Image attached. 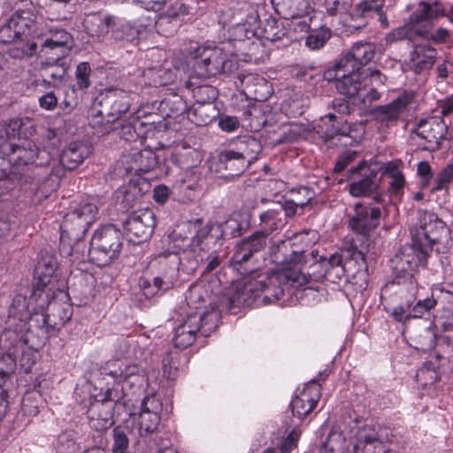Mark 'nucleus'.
<instances>
[{"mask_svg": "<svg viewBox=\"0 0 453 453\" xmlns=\"http://www.w3.org/2000/svg\"><path fill=\"white\" fill-rule=\"evenodd\" d=\"M75 73L79 85H89V75L91 73V68L88 62L80 63L76 67Z\"/></svg>", "mask_w": 453, "mask_h": 453, "instance_id": "nucleus-55", "label": "nucleus"}, {"mask_svg": "<svg viewBox=\"0 0 453 453\" xmlns=\"http://www.w3.org/2000/svg\"><path fill=\"white\" fill-rule=\"evenodd\" d=\"M301 431L296 428L292 430L285 439L280 441L276 447H269L262 453H292L297 447Z\"/></svg>", "mask_w": 453, "mask_h": 453, "instance_id": "nucleus-41", "label": "nucleus"}, {"mask_svg": "<svg viewBox=\"0 0 453 453\" xmlns=\"http://www.w3.org/2000/svg\"><path fill=\"white\" fill-rule=\"evenodd\" d=\"M354 93L357 94L358 97H362V103L366 105L367 104H371L373 101H376L380 98V93L374 89L370 88V91H367L368 87H352Z\"/></svg>", "mask_w": 453, "mask_h": 453, "instance_id": "nucleus-53", "label": "nucleus"}, {"mask_svg": "<svg viewBox=\"0 0 453 453\" xmlns=\"http://www.w3.org/2000/svg\"><path fill=\"white\" fill-rule=\"evenodd\" d=\"M445 124L435 118L421 120L418 126L417 134L429 143L439 144L444 136Z\"/></svg>", "mask_w": 453, "mask_h": 453, "instance_id": "nucleus-29", "label": "nucleus"}, {"mask_svg": "<svg viewBox=\"0 0 453 453\" xmlns=\"http://www.w3.org/2000/svg\"><path fill=\"white\" fill-rule=\"evenodd\" d=\"M35 27L34 13L28 8H19L0 25V43L24 42L30 35H38Z\"/></svg>", "mask_w": 453, "mask_h": 453, "instance_id": "nucleus-9", "label": "nucleus"}, {"mask_svg": "<svg viewBox=\"0 0 453 453\" xmlns=\"http://www.w3.org/2000/svg\"><path fill=\"white\" fill-rule=\"evenodd\" d=\"M265 38L271 42L281 41L286 35L287 32L283 25L276 20H273L271 24L265 28Z\"/></svg>", "mask_w": 453, "mask_h": 453, "instance_id": "nucleus-50", "label": "nucleus"}, {"mask_svg": "<svg viewBox=\"0 0 453 453\" xmlns=\"http://www.w3.org/2000/svg\"><path fill=\"white\" fill-rule=\"evenodd\" d=\"M24 125V120L22 119H11L7 124L6 127V134L10 137H19L22 134L21 127Z\"/></svg>", "mask_w": 453, "mask_h": 453, "instance_id": "nucleus-57", "label": "nucleus"}, {"mask_svg": "<svg viewBox=\"0 0 453 453\" xmlns=\"http://www.w3.org/2000/svg\"><path fill=\"white\" fill-rule=\"evenodd\" d=\"M219 126L223 131L234 132L239 127L240 123L236 117L224 116L220 118Z\"/></svg>", "mask_w": 453, "mask_h": 453, "instance_id": "nucleus-56", "label": "nucleus"}, {"mask_svg": "<svg viewBox=\"0 0 453 453\" xmlns=\"http://www.w3.org/2000/svg\"><path fill=\"white\" fill-rule=\"evenodd\" d=\"M350 443L342 432L331 431L322 445L320 453H350Z\"/></svg>", "mask_w": 453, "mask_h": 453, "instance_id": "nucleus-36", "label": "nucleus"}, {"mask_svg": "<svg viewBox=\"0 0 453 453\" xmlns=\"http://www.w3.org/2000/svg\"><path fill=\"white\" fill-rule=\"evenodd\" d=\"M141 34L139 27H134L130 23L121 24L114 32V37L117 40L132 42L138 38Z\"/></svg>", "mask_w": 453, "mask_h": 453, "instance_id": "nucleus-48", "label": "nucleus"}, {"mask_svg": "<svg viewBox=\"0 0 453 453\" xmlns=\"http://www.w3.org/2000/svg\"><path fill=\"white\" fill-rule=\"evenodd\" d=\"M352 6V0H324L323 7L328 16L348 14Z\"/></svg>", "mask_w": 453, "mask_h": 453, "instance_id": "nucleus-44", "label": "nucleus"}, {"mask_svg": "<svg viewBox=\"0 0 453 453\" xmlns=\"http://www.w3.org/2000/svg\"><path fill=\"white\" fill-rule=\"evenodd\" d=\"M355 453H395L383 442L381 435L371 426H364L357 433Z\"/></svg>", "mask_w": 453, "mask_h": 453, "instance_id": "nucleus-19", "label": "nucleus"}, {"mask_svg": "<svg viewBox=\"0 0 453 453\" xmlns=\"http://www.w3.org/2000/svg\"><path fill=\"white\" fill-rule=\"evenodd\" d=\"M298 192L306 195L307 198L305 200L291 199L285 201L283 203H279L277 209L280 211V213L283 211L287 217H292L296 213L297 208H303L311 200L309 188H301Z\"/></svg>", "mask_w": 453, "mask_h": 453, "instance_id": "nucleus-42", "label": "nucleus"}, {"mask_svg": "<svg viewBox=\"0 0 453 453\" xmlns=\"http://www.w3.org/2000/svg\"><path fill=\"white\" fill-rule=\"evenodd\" d=\"M1 150L4 155L12 156V160L23 165L35 163L41 152L35 142L28 140L24 141L22 145L4 142Z\"/></svg>", "mask_w": 453, "mask_h": 453, "instance_id": "nucleus-22", "label": "nucleus"}, {"mask_svg": "<svg viewBox=\"0 0 453 453\" xmlns=\"http://www.w3.org/2000/svg\"><path fill=\"white\" fill-rule=\"evenodd\" d=\"M280 211L277 208L269 209L260 214L261 230L252 235L242 239L235 248L232 257L234 265L247 262L253 254L262 250L266 244V236L271 234L281 226Z\"/></svg>", "mask_w": 453, "mask_h": 453, "instance_id": "nucleus-4", "label": "nucleus"}, {"mask_svg": "<svg viewBox=\"0 0 453 453\" xmlns=\"http://www.w3.org/2000/svg\"><path fill=\"white\" fill-rule=\"evenodd\" d=\"M186 300L188 305L194 307L195 311L212 306L209 286L203 283L192 285L187 293Z\"/></svg>", "mask_w": 453, "mask_h": 453, "instance_id": "nucleus-31", "label": "nucleus"}, {"mask_svg": "<svg viewBox=\"0 0 453 453\" xmlns=\"http://www.w3.org/2000/svg\"><path fill=\"white\" fill-rule=\"evenodd\" d=\"M15 366V361L11 356L6 355L0 357V419L7 411L8 388Z\"/></svg>", "mask_w": 453, "mask_h": 453, "instance_id": "nucleus-25", "label": "nucleus"}, {"mask_svg": "<svg viewBox=\"0 0 453 453\" xmlns=\"http://www.w3.org/2000/svg\"><path fill=\"white\" fill-rule=\"evenodd\" d=\"M342 85H381L387 82V76L377 69L365 68L340 81Z\"/></svg>", "mask_w": 453, "mask_h": 453, "instance_id": "nucleus-30", "label": "nucleus"}, {"mask_svg": "<svg viewBox=\"0 0 453 453\" xmlns=\"http://www.w3.org/2000/svg\"><path fill=\"white\" fill-rule=\"evenodd\" d=\"M272 280V278L263 275L249 280L231 296L229 299L231 306H250L257 301V298L260 296L262 292L265 293L263 297L264 303H270L279 300L283 291L280 288H276L273 290V294L271 295V289L268 284L271 283Z\"/></svg>", "mask_w": 453, "mask_h": 453, "instance_id": "nucleus-8", "label": "nucleus"}, {"mask_svg": "<svg viewBox=\"0 0 453 453\" xmlns=\"http://www.w3.org/2000/svg\"><path fill=\"white\" fill-rule=\"evenodd\" d=\"M168 0H134V2L146 10L160 11Z\"/></svg>", "mask_w": 453, "mask_h": 453, "instance_id": "nucleus-59", "label": "nucleus"}, {"mask_svg": "<svg viewBox=\"0 0 453 453\" xmlns=\"http://www.w3.org/2000/svg\"><path fill=\"white\" fill-rule=\"evenodd\" d=\"M251 148H258L256 139L247 138L241 140L237 150H226L221 152L220 161L225 164L226 169L232 172L233 175L242 173L249 165L251 157Z\"/></svg>", "mask_w": 453, "mask_h": 453, "instance_id": "nucleus-16", "label": "nucleus"}, {"mask_svg": "<svg viewBox=\"0 0 453 453\" xmlns=\"http://www.w3.org/2000/svg\"><path fill=\"white\" fill-rule=\"evenodd\" d=\"M72 50V46L48 45L42 42L41 54L47 59L48 65H55L59 60L66 57Z\"/></svg>", "mask_w": 453, "mask_h": 453, "instance_id": "nucleus-40", "label": "nucleus"}, {"mask_svg": "<svg viewBox=\"0 0 453 453\" xmlns=\"http://www.w3.org/2000/svg\"><path fill=\"white\" fill-rule=\"evenodd\" d=\"M328 39L329 35L326 33L312 34L306 37L305 44L311 50H318L322 48Z\"/></svg>", "mask_w": 453, "mask_h": 453, "instance_id": "nucleus-54", "label": "nucleus"}, {"mask_svg": "<svg viewBox=\"0 0 453 453\" xmlns=\"http://www.w3.org/2000/svg\"><path fill=\"white\" fill-rule=\"evenodd\" d=\"M188 13V6L180 1H176L171 4V6L163 14L159 16L157 20H156V16L153 19L147 18L145 22L141 19L139 27L147 28L156 25L158 28H160L165 22L168 21L169 19H174Z\"/></svg>", "mask_w": 453, "mask_h": 453, "instance_id": "nucleus-33", "label": "nucleus"}, {"mask_svg": "<svg viewBox=\"0 0 453 453\" xmlns=\"http://www.w3.org/2000/svg\"><path fill=\"white\" fill-rule=\"evenodd\" d=\"M380 213L378 207L357 203L355 212L349 220V226L357 234L366 235L379 226Z\"/></svg>", "mask_w": 453, "mask_h": 453, "instance_id": "nucleus-17", "label": "nucleus"}, {"mask_svg": "<svg viewBox=\"0 0 453 453\" xmlns=\"http://www.w3.org/2000/svg\"><path fill=\"white\" fill-rule=\"evenodd\" d=\"M170 195V190L166 186L159 185L154 188L153 198L160 204L165 203Z\"/></svg>", "mask_w": 453, "mask_h": 453, "instance_id": "nucleus-62", "label": "nucleus"}, {"mask_svg": "<svg viewBox=\"0 0 453 453\" xmlns=\"http://www.w3.org/2000/svg\"><path fill=\"white\" fill-rule=\"evenodd\" d=\"M436 17L426 16L423 20L419 22V28H418V37L420 40L426 41L434 44L446 42L449 37V32L443 27H434L432 19Z\"/></svg>", "mask_w": 453, "mask_h": 453, "instance_id": "nucleus-27", "label": "nucleus"}, {"mask_svg": "<svg viewBox=\"0 0 453 453\" xmlns=\"http://www.w3.org/2000/svg\"><path fill=\"white\" fill-rule=\"evenodd\" d=\"M450 185H453V163L447 165L438 173L432 190L434 192L447 191Z\"/></svg>", "mask_w": 453, "mask_h": 453, "instance_id": "nucleus-46", "label": "nucleus"}, {"mask_svg": "<svg viewBox=\"0 0 453 453\" xmlns=\"http://www.w3.org/2000/svg\"><path fill=\"white\" fill-rule=\"evenodd\" d=\"M203 154L197 149L193 148H181L177 150L173 156V161L181 170L192 173H196V169L200 165L203 161Z\"/></svg>", "mask_w": 453, "mask_h": 453, "instance_id": "nucleus-28", "label": "nucleus"}, {"mask_svg": "<svg viewBox=\"0 0 453 453\" xmlns=\"http://www.w3.org/2000/svg\"><path fill=\"white\" fill-rule=\"evenodd\" d=\"M91 147L83 142H70L60 155V163L68 169H76L89 155Z\"/></svg>", "mask_w": 453, "mask_h": 453, "instance_id": "nucleus-24", "label": "nucleus"}, {"mask_svg": "<svg viewBox=\"0 0 453 453\" xmlns=\"http://www.w3.org/2000/svg\"><path fill=\"white\" fill-rule=\"evenodd\" d=\"M101 102L95 99L88 111L89 124L97 134H104L111 129L110 121L104 122V111L98 109Z\"/></svg>", "mask_w": 453, "mask_h": 453, "instance_id": "nucleus-39", "label": "nucleus"}, {"mask_svg": "<svg viewBox=\"0 0 453 453\" xmlns=\"http://www.w3.org/2000/svg\"><path fill=\"white\" fill-rule=\"evenodd\" d=\"M374 45L368 42H357L351 50L341 58L333 66L326 69L322 79L327 82H340L357 73L366 65L374 57ZM321 76L315 81L319 82Z\"/></svg>", "mask_w": 453, "mask_h": 453, "instance_id": "nucleus-3", "label": "nucleus"}, {"mask_svg": "<svg viewBox=\"0 0 453 453\" xmlns=\"http://www.w3.org/2000/svg\"><path fill=\"white\" fill-rule=\"evenodd\" d=\"M417 172L423 180V185L427 186L433 178V172L430 165L426 161L419 162L418 164Z\"/></svg>", "mask_w": 453, "mask_h": 453, "instance_id": "nucleus-58", "label": "nucleus"}, {"mask_svg": "<svg viewBox=\"0 0 453 453\" xmlns=\"http://www.w3.org/2000/svg\"><path fill=\"white\" fill-rule=\"evenodd\" d=\"M65 73V70L60 66L50 65L42 73L43 82L45 85H55L58 81H61Z\"/></svg>", "mask_w": 453, "mask_h": 453, "instance_id": "nucleus-51", "label": "nucleus"}, {"mask_svg": "<svg viewBox=\"0 0 453 453\" xmlns=\"http://www.w3.org/2000/svg\"><path fill=\"white\" fill-rule=\"evenodd\" d=\"M122 234L112 225L104 226L94 234L90 242L89 256L98 266L109 265L115 259L122 247Z\"/></svg>", "mask_w": 453, "mask_h": 453, "instance_id": "nucleus-6", "label": "nucleus"}, {"mask_svg": "<svg viewBox=\"0 0 453 453\" xmlns=\"http://www.w3.org/2000/svg\"><path fill=\"white\" fill-rule=\"evenodd\" d=\"M437 58L435 48L426 42H418L411 52L410 63L416 73L430 69Z\"/></svg>", "mask_w": 453, "mask_h": 453, "instance_id": "nucleus-26", "label": "nucleus"}, {"mask_svg": "<svg viewBox=\"0 0 453 453\" xmlns=\"http://www.w3.org/2000/svg\"><path fill=\"white\" fill-rule=\"evenodd\" d=\"M183 230H187L188 234L182 236L181 234H174L172 242L173 253L175 260L182 263L183 260L196 265L205 258L209 259L206 269L214 270L219 264L218 256L210 253L211 242H213V236L210 235L211 228L209 225H202L200 220L188 222L183 226Z\"/></svg>", "mask_w": 453, "mask_h": 453, "instance_id": "nucleus-1", "label": "nucleus"}, {"mask_svg": "<svg viewBox=\"0 0 453 453\" xmlns=\"http://www.w3.org/2000/svg\"><path fill=\"white\" fill-rule=\"evenodd\" d=\"M273 94V87H257L253 92V99L258 102L267 100Z\"/></svg>", "mask_w": 453, "mask_h": 453, "instance_id": "nucleus-61", "label": "nucleus"}, {"mask_svg": "<svg viewBox=\"0 0 453 453\" xmlns=\"http://www.w3.org/2000/svg\"><path fill=\"white\" fill-rule=\"evenodd\" d=\"M99 371L103 380L110 377L114 383L122 384V390L129 388L135 392L147 383L146 376L140 367L120 360H110Z\"/></svg>", "mask_w": 453, "mask_h": 453, "instance_id": "nucleus-11", "label": "nucleus"}, {"mask_svg": "<svg viewBox=\"0 0 453 453\" xmlns=\"http://www.w3.org/2000/svg\"><path fill=\"white\" fill-rule=\"evenodd\" d=\"M42 403V395L37 391L27 392L22 399V409L30 416H35L39 411Z\"/></svg>", "mask_w": 453, "mask_h": 453, "instance_id": "nucleus-47", "label": "nucleus"}, {"mask_svg": "<svg viewBox=\"0 0 453 453\" xmlns=\"http://www.w3.org/2000/svg\"><path fill=\"white\" fill-rule=\"evenodd\" d=\"M353 173H360V177L353 179L349 185V191L352 196H365L370 195L377 188L376 173L371 170L365 163L359 164Z\"/></svg>", "mask_w": 453, "mask_h": 453, "instance_id": "nucleus-21", "label": "nucleus"}, {"mask_svg": "<svg viewBox=\"0 0 453 453\" xmlns=\"http://www.w3.org/2000/svg\"><path fill=\"white\" fill-rule=\"evenodd\" d=\"M417 215V222L411 229L412 242L429 253L434 244L449 238V230L433 211L418 210Z\"/></svg>", "mask_w": 453, "mask_h": 453, "instance_id": "nucleus-5", "label": "nucleus"}, {"mask_svg": "<svg viewBox=\"0 0 453 453\" xmlns=\"http://www.w3.org/2000/svg\"><path fill=\"white\" fill-rule=\"evenodd\" d=\"M113 443H112V452L113 453H126L128 445L129 440L126 434V432L120 427H116L113 429Z\"/></svg>", "mask_w": 453, "mask_h": 453, "instance_id": "nucleus-49", "label": "nucleus"}, {"mask_svg": "<svg viewBox=\"0 0 453 453\" xmlns=\"http://www.w3.org/2000/svg\"><path fill=\"white\" fill-rule=\"evenodd\" d=\"M57 267L58 262L54 257L50 255L42 256L35 270V275L39 284H42V287L51 285Z\"/></svg>", "mask_w": 453, "mask_h": 453, "instance_id": "nucleus-34", "label": "nucleus"}, {"mask_svg": "<svg viewBox=\"0 0 453 453\" xmlns=\"http://www.w3.org/2000/svg\"><path fill=\"white\" fill-rule=\"evenodd\" d=\"M190 314L192 317L199 318V330L204 336H208L218 326L219 313L213 305Z\"/></svg>", "mask_w": 453, "mask_h": 453, "instance_id": "nucleus-35", "label": "nucleus"}, {"mask_svg": "<svg viewBox=\"0 0 453 453\" xmlns=\"http://www.w3.org/2000/svg\"><path fill=\"white\" fill-rule=\"evenodd\" d=\"M43 42L48 45L72 46L73 37L62 28L50 27L48 29V36Z\"/></svg>", "mask_w": 453, "mask_h": 453, "instance_id": "nucleus-45", "label": "nucleus"}, {"mask_svg": "<svg viewBox=\"0 0 453 453\" xmlns=\"http://www.w3.org/2000/svg\"><path fill=\"white\" fill-rule=\"evenodd\" d=\"M162 408L160 399L155 395H148L142 399L140 412L134 416V426L140 436H150L157 430Z\"/></svg>", "mask_w": 453, "mask_h": 453, "instance_id": "nucleus-13", "label": "nucleus"}, {"mask_svg": "<svg viewBox=\"0 0 453 453\" xmlns=\"http://www.w3.org/2000/svg\"><path fill=\"white\" fill-rule=\"evenodd\" d=\"M124 157L127 164L126 171L131 174L140 175L148 173L157 165L156 154L150 150H138L134 149Z\"/></svg>", "mask_w": 453, "mask_h": 453, "instance_id": "nucleus-20", "label": "nucleus"}, {"mask_svg": "<svg viewBox=\"0 0 453 453\" xmlns=\"http://www.w3.org/2000/svg\"><path fill=\"white\" fill-rule=\"evenodd\" d=\"M36 50V44L35 42L25 44L23 43L22 48L17 50H11V54L14 58H22L24 56L33 55Z\"/></svg>", "mask_w": 453, "mask_h": 453, "instance_id": "nucleus-63", "label": "nucleus"}, {"mask_svg": "<svg viewBox=\"0 0 453 453\" xmlns=\"http://www.w3.org/2000/svg\"><path fill=\"white\" fill-rule=\"evenodd\" d=\"M320 263L325 268V276L332 279H341L345 273V265L342 255L335 252L329 257H321Z\"/></svg>", "mask_w": 453, "mask_h": 453, "instance_id": "nucleus-37", "label": "nucleus"}, {"mask_svg": "<svg viewBox=\"0 0 453 453\" xmlns=\"http://www.w3.org/2000/svg\"><path fill=\"white\" fill-rule=\"evenodd\" d=\"M356 157L355 151H346L341 156V158L337 161L335 165V171L342 172L351 161Z\"/></svg>", "mask_w": 453, "mask_h": 453, "instance_id": "nucleus-64", "label": "nucleus"}, {"mask_svg": "<svg viewBox=\"0 0 453 453\" xmlns=\"http://www.w3.org/2000/svg\"><path fill=\"white\" fill-rule=\"evenodd\" d=\"M320 385L311 380L291 401L294 416L302 419L315 409L320 398Z\"/></svg>", "mask_w": 453, "mask_h": 453, "instance_id": "nucleus-18", "label": "nucleus"}, {"mask_svg": "<svg viewBox=\"0 0 453 453\" xmlns=\"http://www.w3.org/2000/svg\"><path fill=\"white\" fill-rule=\"evenodd\" d=\"M383 173L390 179L389 187L391 195L399 196L403 193L405 180L398 166L394 164H388L384 167Z\"/></svg>", "mask_w": 453, "mask_h": 453, "instance_id": "nucleus-38", "label": "nucleus"}, {"mask_svg": "<svg viewBox=\"0 0 453 453\" xmlns=\"http://www.w3.org/2000/svg\"><path fill=\"white\" fill-rule=\"evenodd\" d=\"M156 220L152 211L140 210L132 212L124 221V229L129 240L140 242L149 239L155 228Z\"/></svg>", "mask_w": 453, "mask_h": 453, "instance_id": "nucleus-14", "label": "nucleus"}, {"mask_svg": "<svg viewBox=\"0 0 453 453\" xmlns=\"http://www.w3.org/2000/svg\"><path fill=\"white\" fill-rule=\"evenodd\" d=\"M436 303V300L433 297H426L424 300L418 301L411 311L412 319L421 318L426 312L433 309Z\"/></svg>", "mask_w": 453, "mask_h": 453, "instance_id": "nucleus-52", "label": "nucleus"}, {"mask_svg": "<svg viewBox=\"0 0 453 453\" xmlns=\"http://www.w3.org/2000/svg\"><path fill=\"white\" fill-rule=\"evenodd\" d=\"M54 294L53 288L50 285L42 287L38 280L34 285L30 296V302L38 303L41 309L48 308L51 314L44 315V323L52 322L54 325L65 324L71 319L70 306L60 308L58 302L52 296Z\"/></svg>", "mask_w": 453, "mask_h": 453, "instance_id": "nucleus-12", "label": "nucleus"}, {"mask_svg": "<svg viewBox=\"0 0 453 453\" xmlns=\"http://www.w3.org/2000/svg\"><path fill=\"white\" fill-rule=\"evenodd\" d=\"M97 206L92 199L83 201L67 212L60 225L61 239L80 240L96 221Z\"/></svg>", "mask_w": 453, "mask_h": 453, "instance_id": "nucleus-7", "label": "nucleus"}, {"mask_svg": "<svg viewBox=\"0 0 453 453\" xmlns=\"http://www.w3.org/2000/svg\"><path fill=\"white\" fill-rule=\"evenodd\" d=\"M428 254L416 243L403 246L391 259V267L398 283L407 282L414 278L418 269L425 265Z\"/></svg>", "mask_w": 453, "mask_h": 453, "instance_id": "nucleus-10", "label": "nucleus"}, {"mask_svg": "<svg viewBox=\"0 0 453 453\" xmlns=\"http://www.w3.org/2000/svg\"><path fill=\"white\" fill-rule=\"evenodd\" d=\"M413 97L414 95L412 92H404L391 104L379 107L378 113L381 116L382 120H395L407 105L411 104Z\"/></svg>", "mask_w": 453, "mask_h": 453, "instance_id": "nucleus-32", "label": "nucleus"}, {"mask_svg": "<svg viewBox=\"0 0 453 453\" xmlns=\"http://www.w3.org/2000/svg\"><path fill=\"white\" fill-rule=\"evenodd\" d=\"M209 226L211 228V232L216 230L222 238H234L242 234V225L233 217L226 219L223 224Z\"/></svg>", "mask_w": 453, "mask_h": 453, "instance_id": "nucleus-43", "label": "nucleus"}, {"mask_svg": "<svg viewBox=\"0 0 453 453\" xmlns=\"http://www.w3.org/2000/svg\"><path fill=\"white\" fill-rule=\"evenodd\" d=\"M391 316L398 322H404L405 320L412 319L411 312L408 311V308L403 305L395 306L391 312Z\"/></svg>", "mask_w": 453, "mask_h": 453, "instance_id": "nucleus-60", "label": "nucleus"}, {"mask_svg": "<svg viewBox=\"0 0 453 453\" xmlns=\"http://www.w3.org/2000/svg\"><path fill=\"white\" fill-rule=\"evenodd\" d=\"M199 331V318L188 314L187 318L180 322L174 329L173 344L176 348L186 349L196 339Z\"/></svg>", "mask_w": 453, "mask_h": 453, "instance_id": "nucleus-23", "label": "nucleus"}, {"mask_svg": "<svg viewBox=\"0 0 453 453\" xmlns=\"http://www.w3.org/2000/svg\"><path fill=\"white\" fill-rule=\"evenodd\" d=\"M438 17L439 10L437 7H432L429 4L420 2L417 10L410 16L408 22L388 35V41H399L408 39L410 41H417L418 28H419V22L423 20L424 17Z\"/></svg>", "mask_w": 453, "mask_h": 453, "instance_id": "nucleus-15", "label": "nucleus"}, {"mask_svg": "<svg viewBox=\"0 0 453 453\" xmlns=\"http://www.w3.org/2000/svg\"><path fill=\"white\" fill-rule=\"evenodd\" d=\"M227 59L226 49L193 44L188 48L189 77L205 80L221 73Z\"/></svg>", "mask_w": 453, "mask_h": 453, "instance_id": "nucleus-2", "label": "nucleus"}]
</instances>
